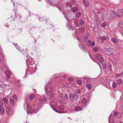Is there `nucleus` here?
Listing matches in <instances>:
<instances>
[{
    "label": "nucleus",
    "instance_id": "58836bf2",
    "mask_svg": "<svg viewBox=\"0 0 123 123\" xmlns=\"http://www.w3.org/2000/svg\"><path fill=\"white\" fill-rule=\"evenodd\" d=\"M111 13L112 14L116 16H117V15H118V13L117 12L116 13L115 11L114 10H112V11Z\"/></svg>",
    "mask_w": 123,
    "mask_h": 123
},
{
    "label": "nucleus",
    "instance_id": "9b49d317",
    "mask_svg": "<svg viewBox=\"0 0 123 123\" xmlns=\"http://www.w3.org/2000/svg\"><path fill=\"white\" fill-rule=\"evenodd\" d=\"M77 97V98L78 97V96H77V94L76 93H75L74 94H70L69 96V98L71 100H73L74 99Z\"/></svg>",
    "mask_w": 123,
    "mask_h": 123
},
{
    "label": "nucleus",
    "instance_id": "5701e85b",
    "mask_svg": "<svg viewBox=\"0 0 123 123\" xmlns=\"http://www.w3.org/2000/svg\"><path fill=\"white\" fill-rule=\"evenodd\" d=\"M85 78L88 82H91L95 80L94 78Z\"/></svg>",
    "mask_w": 123,
    "mask_h": 123
},
{
    "label": "nucleus",
    "instance_id": "aec40b11",
    "mask_svg": "<svg viewBox=\"0 0 123 123\" xmlns=\"http://www.w3.org/2000/svg\"><path fill=\"white\" fill-rule=\"evenodd\" d=\"M111 41L113 43H117L118 42L117 40L114 37H112L111 38Z\"/></svg>",
    "mask_w": 123,
    "mask_h": 123
},
{
    "label": "nucleus",
    "instance_id": "7ed1b4c3",
    "mask_svg": "<svg viewBox=\"0 0 123 123\" xmlns=\"http://www.w3.org/2000/svg\"><path fill=\"white\" fill-rule=\"evenodd\" d=\"M44 103L43 102L42 99H40L37 101V103L35 104V106H36L38 109H39L43 107V105L44 104Z\"/></svg>",
    "mask_w": 123,
    "mask_h": 123
},
{
    "label": "nucleus",
    "instance_id": "338daca9",
    "mask_svg": "<svg viewBox=\"0 0 123 123\" xmlns=\"http://www.w3.org/2000/svg\"><path fill=\"white\" fill-rule=\"evenodd\" d=\"M63 77L65 79H66V75H65V74H64L63 75Z\"/></svg>",
    "mask_w": 123,
    "mask_h": 123
},
{
    "label": "nucleus",
    "instance_id": "6e6d98bb",
    "mask_svg": "<svg viewBox=\"0 0 123 123\" xmlns=\"http://www.w3.org/2000/svg\"><path fill=\"white\" fill-rule=\"evenodd\" d=\"M72 86V84L71 83H69L68 85V87L70 88Z\"/></svg>",
    "mask_w": 123,
    "mask_h": 123
},
{
    "label": "nucleus",
    "instance_id": "473e14b6",
    "mask_svg": "<svg viewBox=\"0 0 123 123\" xmlns=\"http://www.w3.org/2000/svg\"><path fill=\"white\" fill-rule=\"evenodd\" d=\"M3 100L5 103L8 104L9 103V101L7 98H4L3 99Z\"/></svg>",
    "mask_w": 123,
    "mask_h": 123
},
{
    "label": "nucleus",
    "instance_id": "de8ad7c7",
    "mask_svg": "<svg viewBox=\"0 0 123 123\" xmlns=\"http://www.w3.org/2000/svg\"><path fill=\"white\" fill-rule=\"evenodd\" d=\"M118 114L119 113L118 111H115L114 112L113 115L115 116H118Z\"/></svg>",
    "mask_w": 123,
    "mask_h": 123
},
{
    "label": "nucleus",
    "instance_id": "a878e982",
    "mask_svg": "<svg viewBox=\"0 0 123 123\" xmlns=\"http://www.w3.org/2000/svg\"><path fill=\"white\" fill-rule=\"evenodd\" d=\"M111 115H110V116L108 118L109 121L110 123H112L114 122V120L112 119V118L111 119Z\"/></svg>",
    "mask_w": 123,
    "mask_h": 123
},
{
    "label": "nucleus",
    "instance_id": "f704fd0d",
    "mask_svg": "<svg viewBox=\"0 0 123 123\" xmlns=\"http://www.w3.org/2000/svg\"><path fill=\"white\" fill-rule=\"evenodd\" d=\"M93 49L95 52H97L98 50V49L97 47H94L93 48Z\"/></svg>",
    "mask_w": 123,
    "mask_h": 123
},
{
    "label": "nucleus",
    "instance_id": "72a5a7b5",
    "mask_svg": "<svg viewBox=\"0 0 123 123\" xmlns=\"http://www.w3.org/2000/svg\"><path fill=\"white\" fill-rule=\"evenodd\" d=\"M107 25V24L106 22H104L102 24L101 27H102L105 28Z\"/></svg>",
    "mask_w": 123,
    "mask_h": 123
},
{
    "label": "nucleus",
    "instance_id": "774afa93",
    "mask_svg": "<svg viewBox=\"0 0 123 123\" xmlns=\"http://www.w3.org/2000/svg\"><path fill=\"white\" fill-rule=\"evenodd\" d=\"M17 15L16 13L15 12V16H14V18H15L17 17Z\"/></svg>",
    "mask_w": 123,
    "mask_h": 123
},
{
    "label": "nucleus",
    "instance_id": "bb28decb",
    "mask_svg": "<svg viewBox=\"0 0 123 123\" xmlns=\"http://www.w3.org/2000/svg\"><path fill=\"white\" fill-rule=\"evenodd\" d=\"M116 82L118 85H120L122 83V81L121 79H118L117 80Z\"/></svg>",
    "mask_w": 123,
    "mask_h": 123
},
{
    "label": "nucleus",
    "instance_id": "603ef678",
    "mask_svg": "<svg viewBox=\"0 0 123 123\" xmlns=\"http://www.w3.org/2000/svg\"><path fill=\"white\" fill-rule=\"evenodd\" d=\"M73 103H71L69 104V106L71 107H74V104H73Z\"/></svg>",
    "mask_w": 123,
    "mask_h": 123
},
{
    "label": "nucleus",
    "instance_id": "37998d69",
    "mask_svg": "<svg viewBox=\"0 0 123 123\" xmlns=\"http://www.w3.org/2000/svg\"><path fill=\"white\" fill-rule=\"evenodd\" d=\"M68 27L69 29L70 30H73L74 29L73 28V26L71 25H68Z\"/></svg>",
    "mask_w": 123,
    "mask_h": 123
},
{
    "label": "nucleus",
    "instance_id": "c03bdc74",
    "mask_svg": "<svg viewBox=\"0 0 123 123\" xmlns=\"http://www.w3.org/2000/svg\"><path fill=\"white\" fill-rule=\"evenodd\" d=\"M84 24V21L83 20H81L80 22V25H82Z\"/></svg>",
    "mask_w": 123,
    "mask_h": 123
},
{
    "label": "nucleus",
    "instance_id": "4c0bfd02",
    "mask_svg": "<svg viewBox=\"0 0 123 123\" xmlns=\"http://www.w3.org/2000/svg\"><path fill=\"white\" fill-rule=\"evenodd\" d=\"M100 63H102L103 62V58L102 56L98 60Z\"/></svg>",
    "mask_w": 123,
    "mask_h": 123
},
{
    "label": "nucleus",
    "instance_id": "c756f323",
    "mask_svg": "<svg viewBox=\"0 0 123 123\" xmlns=\"http://www.w3.org/2000/svg\"><path fill=\"white\" fill-rule=\"evenodd\" d=\"M35 95L34 94H32L30 95V97H29V99L30 100H32L35 97Z\"/></svg>",
    "mask_w": 123,
    "mask_h": 123
},
{
    "label": "nucleus",
    "instance_id": "864d4df0",
    "mask_svg": "<svg viewBox=\"0 0 123 123\" xmlns=\"http://www.w3.org/2000/svg\"><path fill=\"white\" fill-rule=\"evenodd\" d=\"M122 75L121 74V73H120L119 74H116L115 75V76L116 77H118L119 76Z\"/></svg>",
    "mask_w": 123,
    "mask_h": 123
},
{
    "label": "nucleus",
    "instance_id": "423d86ee",
    "mask_svg": "<svg viewBox=\"0 0 123 123\" xmlns=\"http://www.w3.org/2000/svg\"><path fill=\"white\" fill-rule=\"evenodd\" d=\"M6 112L9 116H11L13 114V111L11 109L7 106L6 109Z\"/></svg>",
    "mask_w": 123,
    "mask_h": 123
},
{
    "label": "nucleus",
    "instance_id": "4be33fe9",
    "mask_svg": "<svg viewBox=\"0 0 123 123\" xmlns=\"http://www.w3.org/2000/svg\"><path fill=\"white\" fill-rule=\"evenodd\" d=\"M10 84V83L9 82H8L7 83H4L3 84H2L1 85V87L3 88L6 86H8Z\"/></svg>",
    "mask_w": 123,
    "mask_h": 123
},
{
    "label": "nucleus",
    "instance_id": "a18cd8bd",
    "mask_svg": "<svg viewBox=\"0 0 123 123\" xmlns=\"http://www.w3.org/2000/svg\"><path fill=\"white\" fill-rule=\"evenodd\" d=\"M48 2L52 6L54 7L55 6V4L53 3L51 1H49Z\"/></svg>",
    "mask_w": 123,
    "mask_h": 123
},
{
    "label": "nucleus",
    "instance_id": "9d476101",
    "mask_svg": "<svg viewBox=\"0 0 123 123\" xmlns=\"http://www.w3.org/2000/svg\"><path fill=\"white\" fill-rule=\"evenodd\" d=\"M117 13L118 15H117V17H121L123 16V9H118L117 10Z\"/></svg>",
    "mask_w": 123,
    "mask_h": 123
},
{
    "label": "nucleus",
    "instance_id": "09e8293b",
    "mask_svg": "<svg viewBox=\"0 0 123 123\" xmlns=\"http://www.w3.org/2000/svg\"><path fill=\"white\" fill-rule=\"evenodd\" d=\"M95 45V43L94 41H92L91 43V45H91L92 47H93Z\"/></svg>",
    "mask_w": 123,
    "mask_h": 123
},
{
    "label": "nucleus",
    "instance_id": "6ab92c4d",
    "mask_svg": "<svg viewBox=\"0 0 123 123\" xmlns=\"http://www.w3.org/2000/svg\"><path fill=\"white\" fill-rule=\"evenodd\" d=\"M88 102V101L86 98H83L82 100V104H86Z\"/></svg>",
    "mask_w": 123,
    "mask_h": 123
},
{
    "label": "nucleus",
    "instance_id": "b1692460",
    "mask_svg": "<svg viewBox=\"0 0 123 123\" xmlns=\"http://www.w3.org/2000/svg\"><path fill=\"white\" fill-rule=\"evenodd\" d=\"M5 73L6 76H10L11 75V73L10 71L8 70L5 72Z\"/></svg>",
    "mask_w": 123,
    "mask_h": 123
},
{
    "label": "nucleus",
    "instance_id": "412c9836",
    "mask_svg": "<svg viewBox=\"0 0 123 123\" xmlns=\"http://www.w3.org/2000/svg\"><path fill=\"white\" fill-rule=\"evenodd\" d=\"M78 8L77 7H74L71 8V10L74 13L77 12L78 11Z\"/></svg>",
    "mask_w": 123,
    "mask_h": 123
},
{
    "label": "nucleus",
    "instance_id": "4d7b16f0",
    "mask_svg": "<svg viewBox=\"0 0 123 123\" xmlns=\"http://www.w3.org/2000/svg\"><path fill=\"white\" fill-rule=\"evenodd\" d=\"M39 19L40 21H43V19L42 18L40 17L39 18Z\"/></svg>",
    "mask_w": 123,
    "mask_h": 123
},
{
    "label": "nucleus",
    "instance_id": "052dcab7",
    "mask_svg": "<svg viewBox=\"0 0 123 123\" xmlns=\"http://www.w3.org/2000/svg\"><path fill=\"white\" fill-rule=\"evenodd\" d=\"M28 71V68H26L25 70V74H26L27 73V72Z\"/></svg>",
    "mask_w": 123,
    "mask_h": 123
},
{
    "label": "nucleus",
    "instance_id": "f03ea898",
    "mask_svg": "<svg viewBox=\"0 0 123 123\" xmlns=\"http://www.w3.org/2000/svg\"><path fill=\"white\" fill-rule=\"evenodd\" d=\"M29 99L28 97H26V99L25 101L26 102V104L24 105V107L25 108V106L26 107V109L27 111V113H28L29 112L31 114H33L34 113H36L37 112V110H32L31 108V107L30 105L31 104L29 103V102L28 101Z\"/></svg>",
    "mask_w": 123,
    "mask_h": 123
},
{
    "label": "nucleus",
    "instance_id": "a211bd4d",
    "mask_svg": "<svg viewBox=\"0 0 123 123\" xmlns=\"http://www.w3.org/2000/svg\"><path fill=\"white\" fill-rule=\"evenodd\" d=\"M15 85L16 86L19 87H20L21 86V83L20 82V80H19L17 81L15 83Z\"/></svg>",
    "mask_w": 123,
    "mask_h": 123
},
{
    "label": "nucleus",
    "instance_id": "ea45409f",
    "mask_svg": "<svg viewBox=\"0 0 123 123\" xmlns=\"http://www.w3.org/2000/svg\"><path fill=\"white\" fill-rule=\"evenodd\" d=\"M64 16L65 18L67 19L68 21H69V19L68 18V16L65 13H64Z\"/></svg>",
    "mask_w": 123,
    "mask_h": 123
},
{
    "label": "nucleus",
    "instance_id": "69168bd1",
    "mask_svg": "<svg viewBox=\"0 0 123 123\" xmlns=\"http://www.w3.org/2000/svg\"><path fill=\"white\" fill-rule=\"evenodd\" d=\"M18 30L19 31V32H21L22 31V28L20 29H18Z\"/></svg>",
    "mask_w": 123,
    "mask_h": 123
},
{
    "label": "nucleus",
    "instance_id": "20e7f679",
    "mask_svg": "<svg viewBox=\"0 0 123 123\" xmlns=\"http://www.w3.org/2000/svg\"><path fill=\"white\" fill-rule=\"evenodd\" d=\"M3 102L1 101H0V114L3 115L5 113V111L3 106L4 105Z\"/></svg>",
    "mask_w": 123,
    "mask_h": 123
},
{
    "label": "nucleus",
    "instance_id": "0e129e2a",
    "mask_svg": "<svg viewBox=\"0 0 123 123\" xmlns=\"http://www.w3.org/2000/svg\"><path fill=\"white\" fill-rule=\"evenodd\" d=\"M74 24L75 25H75V26H76V27H78L79 26V25L78 24H76L75 23V20H74Z\"/></svg>",
    "mask_w": 123,
    "mask_h": 123
},
{
    "label": "nucleus",
    "instance_id": "5fc2aeb1",
    "mask_svg": "<svg viewBox=\"0 0 123 123\" xmlns=\"http://www.w3.org/2000/svg\"><path fill=\"white\" fill-rule=\"evenodd\" d=\"M10 76H6V80H8L10 79Z\"/></svg>",
    "mask_w": 123,
    "mask_h": 123
},
{
    "label": "nucleus",
    "instance_id": "0eeeda50",
    "mask_svg": "<svg viewBox=\"0 0 123 123\" xmlns=\"http://www.w3.org/2000/svg\"><path fill=\"white\" fill-rule=\"evenodd\" d=\"M113 52V49L112 48H109L106 49L105 53L106 54L109 56L112 55Z\"/></svg>",
    "mask_w": 123,
    "mask_h": 123
},
{
    "label": "nucleus",
    "instance_id": "13d9d810",
    "mask_svg": "<svg viewBox=\"0 0 123 123\" xmlns=\"http://www.w3.org/2000/svg\"><path fill=\"white\" fill-rule=\"evenodd\" d=\"M109 70H110L111 71H112L111 66V64L109 65Z\"/></svg>",
    "mask_w": 123,
    "mask_h": 123
},
{
    "label": "nucleus",
    "instance_id": "393cba45",
    "mask_svg": "<svg viewBox=\"0 0 123 123\" xmlns=\"http://www.w3.org/2000/svg\"><path fill=\"white\" fill-rule=\"evenodd\" d=\"M10 102L12 105H13L15 104V102L14 100L12 99L11 98L10 100Z\"/></svg>",
    "mask_w": 123,
    "mask_h": 123
},
{
    "label": "nucleus",
    "instance_id": "cd10ccee",
    "mask_svg": "<svg viewBox=\"0 0 123 123\" xmlns=\"http://www.w3.org/2000/svg\"><path fill=\"white\" fill-rule=\"evenodd\" d=\"M117 84L116 83L114 82H112V87L114 89L116 88L117 87Z\"/></svg>",
    "mask_w": 123,
    "mask_h": 123
},
{
    "label": "nucleus",
    "instance_id": "bf43d9fd",
    "mask_svg": "<svg viewBox=\"0 0 123 123\" xmlns=\"http://www.w3.org/2000/svg\"><path fill=\"white\" fill-rule=\"evenodd\" d=\"M65 97L68 100V95L67 94H65Z\"/></svg>",
    "mask_w": 123,
    "mask_h": 123
},
{
    "label": "nucleus",
    "instance_id": "2eb2a0df",
    "mask_svg": "<svg viewBox=\"0 0 123 123\" xmlns=\"http://www.w3.org/2000/svg\"><path fill=\"white\" fill-rule=\"evenodd\" d=\"M82 1L84 6L86 7L89 6V3L88 1L85 0H82Z\"/></svg>",
    "mask_w": 123,
    "mask_h": 123
},
{
    "label": "nucleus",
    "instance_id": "ddd939ff",
    "mask_svg": "<svg viewBox=\"0 0 123 123\" xmlns=\"http://www.w3.org/2000/svg\"><path fill=\"white\" fill-rule=\"evenodd\" d=\"M13 43L14 45L15 46V47L18 50L21 52L23 51L24 50L21 49L20 48V47L18 46V45L17 43Z\"/></svg>",
    "mask_w": 123,
    "mask_h": 123
},
{
    "label": "nucleus",
    "instance_id": "f3484780",
    "mask_svg": "<svg viewBox=\"0 0 123 123\" xmlns=\"http://www.w3.org/2000/svg\"><path fill=\"white\" fill-rule=\"evenodd\" d=\"M79 46L81 49L84 51L86 49L85 46L82 44H80L79 45Z\"/></svg>",
    "mask_w": 123,
    "mask_h": 123
},
{
    "label": "nucleus",
    "instance_id": "e2e57ef3",
    "mask_svg": "<svg viewBox=\"0 0 123 123\" xmlns=\"http://www.w3.org/2000/svg\"><path fill=\"white\" fill-rule=\"evenodd\" d=\"M77 91L78 93H80L81 92V90H80L79 89L77 90Z\"/></svg>",
    "mask_w": 123,
    "mask_h": 123
},
{
    "label": "nucleus",
    "instance_id": "3c124183",
    "mask_svg": "<svg viewBox=\"0 0 123 123\" xmlns=\"http://www.w3.org/2000/svg\"><path fill=\"white\" fill-rule=\"evenodd\" d=\"M88 39V37L86 35L84 37V40H86L87 39Z\"/></svg>",
    "mask_w": 123,
    "mask_h": 123
},
{
    "label": "nucleus",
    "instance_id": "680f3d73",
    "mask_svg": "<svg viewBox=\"0 0 123 123\" xmlns=\"http://www.w3.org/2000/svg\"><path fill=\"white\" fill-rule=\"evenodd\" d=\"M77 39L79 41L81 42V40L80 38L78 37H77Z\"/></svg>",
    "mask_w": 123,
    "mask_h": 123
},
{
    "label": "nucleus",
    "instance_id": "2f4dec72",
    "mask_svg": "<svg viewBox=\"0 0 123 123\" xmlns=\"http://www.w3.org/2000/svg\"><path fill=\"white\" fill-rule=\"evenodd\" d=\"M119 26L121 28H123V22L121 21L119 24Z\"/></svg>",
    "mask_w": 123,
    "mask_h": 123
},
{
    "label": "nucleus",
    "instance_id": "f257e3e1",
    "mask_svg": "<svg viewBox=\"0 0 123 123\" xmlns=\"http://www.w3.org/2000/svg\"><path fill=\"white\" fill-rule=\"evenodd\" d=\"M53 83L52 81H49L46 85L45 86L44 88L46 93H47L48 96L49 97V99H53L50 105L54 111L55 110V107L57 106L56 103L57 100L55 99V96L53 93V90L52 87Z\"/></svg>",
    "mask_w": 123,
    "mask_h": 123
},
{
    "label": "nucleus",
    "instance_id": "1a4fd4ad",
    "mask_svg": "<svg viewBox=\"0 0 123 123\" xmlns=\"http://www.w3.org/2000/svg\"><path fill=\"white\" fill-rule=\"evenodd\" d=\"M107 39V37H106L101 36L98 37L99 41L100 43H102L104 42V41L106 40Z\"/></svg>",
    "mask_w": 123,
    "mask_h": 123
},
{
    "label": "nucleus",
    "instance_id": "7c9ffc66",
    "mask_svg": "<svg viewBox=\"0 0 123 123\" xmlns=\"http://www.w3.org/2000/svg\"><path fill=\"white\" fill-rule=\"evenodd\" d=\"M81 13L79 12H78L75 15V16L76 17L79 18L81 16Z\"/></svg>",
    "mask_w": 123,
    "mask_h": 123
},
{
    "label": "nucleus",
    "instance_id": "6e6552de",
    "mask_svg": "<svg viewBox=\"0 0 123 123\" xmlns=\"http://www.w3.org/2000/svg\"><path fill=\"white\" fill-rule=\"evenodd\" d=\"M64 106L63 105H61L59 106L58 108V110H60V111H57L56 109L55 110H54V111L56 112L59 113H63L64 111Z\"/></svg>",
    "mask_w": 123,
    "mask_h": 123
},
{
    "label": "nucleus",
    "instance_id": "a19ab883",
    "mask_svg": "<svg viewBox=\"0 0 123 123\" xmlns=\"http://www.w3.org/2000/svg\"><path fill=\"white\" fill-rule=\"evenodd\" d=\"M40 99H42L43 102V101H44L45 102L47 100V99L46 98L44 97H42Z\"/></svg>",
    "mask_w": 123,
    "mask_h": 123
},
{
    "label": "nucleus",
    "instance_id": "4468645a",
    "mask_svg": "<svg viewBox=\"0 0 123 123\" xmlns=\"http://www.w3.org/2000/svg\"><path fill=\"white\" fill-rule=\"evenodd\" d=\"M111 15V14L110 13H106L105 15V13H104L103 14L102 18H107L109 19L110 18L108 17L109 16H110Z\"/></svg>",
    "mask_w": 123,
    "mask_h": 123
},
{
    "label": "nucleus",
    "instance_id": "8fccbe9b",
    "mask_svg": "<svg viewBox=\"0 0 123 123\" xmlns=\"http://www.w3.org/2000/svg\"><path fill=\"white\" fill-rule=\"evenodd\" d=\"M68 80L70 82L73 81V78H68Z\"/></svg>",
    "mask_w": 123,
    "mask_h": 123
},
{
    "label": "nucleus",
    "instance_id": "49530a36",
    "mask_svg": "<svg viewBox=\"0 0 123 123\" xmlns=\"http://www.w3.org/2000/svg\"><path fill=\"white\" fill-rule=\"evenodd\" d=\"M77 82L78 84L80 85L82 84V82L81 80H77Z\"/></svg>",
    "mask_w": 123,
    "mask_h": 123
},
{
    "label": "nucleus",
    "instance_id": "c85d7f7f",
    "mask_svg": "<svg viewBox=\"0 0 123 123\" xmlns=\"http://www.w3.org/2000/svg\"><path fill=\"white\" fill-rule=\"evenodd\" d=\"M86 87L88 90H90L91 89V85L89 84H88L86 85Z\"/></svg>",
    "mask_w": 123,
    "mask_h": 123
},
{
    "label": "nucleus",
    "instance_id": "39448f33",
    "mask_svg": "<svg viewBox=\"0 0 123 123\" xmlns=\"http://www.w3.org/2000/svg\"><path fill=\"white\" fill-rule=\"evenodd\" d=\"M6 66V62L5 61L3 60V61H2L0 63V69L2 71Z\"/></svg>",
    "mask_w": 123,
    "mask_h": 123
},
{
    "label": "nucleus",
    "instance_id": "dca6fc26",
    "mask_svg": "<svg viewBox=\"0 0 123 123\" xmlns=\"http://www.w3.org/2000/svg\"><path fill=\"white\" fill-rule=\"evenodd\" d=\"M82 110V108L78 106L75 107L74 109V110L76 111H81Z\"/></svg>",
    "mask_w": 123,
    "mask_h": 123
},
{
    "label": "nucleus",
    "instance_id": "79ce46f5",
    "mask_svg": "<svg viewBox=\"0 0 123 123\" xmlns=\"http://www.w3.org/2000/svg\"><path fill=\"white\" fill-rule=\"evenodd\" d=\"M12 97L14 99L15 101H17V96L15 94L13 95Z\"/></svg>",
    "mask_w": 123,
    "mask_h": 123
},
{
    "label": "nucleus",
    "instance_id": "e433bc0d",
    "mask_svg": "<svg viewBox=\"0 0 123 123\" xmlns=\"http://www.w3.org/2000/svg\"><path fill=\"white\" fill-rule=\"evenodd\" d=\"M101 56V55H100L97 54L96 55V58L98 60Z\"/></svg>",
    "mask_w": 123,
    "mask_h": 123
},
{
    "label": "nucleus",
    "instance_id": "c9c22d12",
    "mask_svg": "<svg viewBox=\"0 0 123 123\" xmlns=\"http://www.w3.org/2000/svg\"><path fill=\"white\" fill-rule=\"evenodd\" d=\"M91 40H88L86 43L87 45H88V46H89L91 45Z\"/></svg>",
    "mask_w": 123,
    "mask_h": 123
},
{
    "label": "nucleus",
    "instance_id": "f8f14e48",
    "mask_svg": "<svg viewBox=\"0 0 123 123\" xmlns=\"http://www.w3.org/2000/svg\"><path fill=\"white\" fill-rule=\"evenodd\" d=\"M56 7L60 11L63 10L64 6L63 5L60 4H58L56 6Z\"/></svg>",
    "mask_w": 123,
    "mask_h": 123
}]
</instances>
